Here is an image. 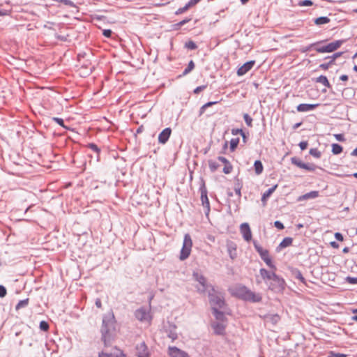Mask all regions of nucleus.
I'll use <instances>...</instances> for the list:
<instances>
[{
    "label": "nucleus",
    "instance_id": "obj_1",
    "mask_svg": "<svg viewBox=\"0 0 357 357\" xmlns=\"http://www.w3.org/2000/svg\"><path fill=\"white\" fill-rule=\"evenodd\" d=\"M209 303L216 319L222 320L226 312V304L220 291H213L209 294Z\"/></svg>",
    "mask_w": 357,
    "mask_h": 357
},
{
    "label": "nucleus",
    "instance_id": "obj_2",
    "mask_svg": "<svg viewBox=\"0 0 357 357\" xmlns=\"http://www.w3.org/2000/svg\"><path fill=\"white\" fill-rule=\"evenodd\" d=\"M114 317L112 314L105 316L102 320V326L101 328L102 339L105 346L107 347L113 340L114 337Z\"/></svg>",
    "mask_w": 357,
    "mask_h": 357
},
{
    "label": "nucleus",
    "instance_id": "obj_3",
    "mask_svg": "<svg viewBox=\"0 0 357 357\" xmlns=\"http://www.w3.org/2000/svg\"><path fill=\"white\" fill-rule=\"evenodd\" d=\"M232 295L245 301L259 302L261 299V296L259 293L255 291H233Z\"/></svg>",
    "mask_w": 357,
    "mask_h": 357
},
{
    "label": "nucleus",
    "instance_id": "obj_4",
    "mask_svg": "<svg viewBox=\"0 0 357 357\" xmlns=\"http://www.w3.org/2000/svg\"><path fill=\"white\" fill-rule=\"evenodd\" d=\"M192 246V241L190 234L184 236L183 246L181 250L179 259L182 261L186 259L190 255Z\"/></svg>",
    "mask_w": 357,
    "mask_h": 357
},
{
    "label": "nucleus",
    "instance_id": "obj_5",
    "mask_svg": "<svg viewBox=\"0 0 357 357\" xmlns=\"http://www.w3.org/2000/svg\"><path fill=\"white\" fill-rule=\"evenodd\" d=\"M200 192L202 206L205 208V213L208 215L210 211V203L207 196V190L204 182L200 187Z\"/></svg>",
    "mask_w": 357,
    "mask_h": 357
},
{
    "label": "nucleus",
    "instance_id": "obj_6",
    "mask_svg": "<svg viewBox=\"0 0 357 357\" xmlns=\"http://www.w3.org/2000/svg\"><path fill=\"white\" fill-rule=\"evenodd\" d=\"M135 317L139 321L146 322L147 324H150L152 319L149 310L143 307L136 310Z\"/></svg>",
    "mask_w": 357,
    "mask_h": 357
},
{
    "label": "nucleus",
    "instance_id": "obj_7",
    "mask_svg": "<svg viewBox=\"0 0 357 357\" xmlns=\"http://www.w3.org/2000/svg\"><path fill=\"white\" fill-rule=\"evenodd\" d=\"M240 231L245 241L249 242L252 239V232L248 223H242L240 226Z\"/></svg>",
    "mask_w": 357,
    "mask_h": 357
},
{
    "label": "nucleus",
    "instance_id": "obj_8",
    "mask_svg": "<svg viewBox=\"0 0 357 357\" xmlns=\"http://www.w3.org/2000/svg\"><path fill=\"white\" fill-rule=\"evenodd\" d=\"M98 357H125L123 352L116 347L112 348L110 352L107 350L99 354Z\"/></svg>",
    "mask_w": 357,
    "mask_h": 357
},
{
    "label": "nucleus",
    "instance_id": "obj_9",
    "mask_svg": "<svg viewBox=\"0 0 357 357\" xmlns=\"http://www.w3.org/2000/svg\"><path fill=\"white\" fill-rule=\"evenodd\" d=\"M255 63V61H250L248 62H246L243 66H241L238 70H237V75L238 76H243L245 74H246L249 70H250L252 67L254 66Z\"/></svg>",
    "mask_w": 357,
    "mask_h": 357
},
{
    "label": "nucleus",
    "instance_id": "obj_10",
    "mask_svg": "<svg viewBox=\"0 0 357 357\" xmlns=\"http://www.w3.org/2000/svg\"><path fill=\"white\" fill-rule=\"evenodd\" d=\"M169 355L170 357H189L186 352L175 347L169 348Z\"/></svg>",
    "mask_w": 357,
    "mask_h": 357
},
{
    "label": "nucleus",
    "instance_id": "obj_11",
    "mask_svg": "<svg viewBox=\"0 0 357 357\" xmlns=\"http://www.w3.org/2000/svg\"><path fill=\"white\" fill-rule=\"evenodd\" d=\"M171 133H172V130L169 128H167L165 129H164L160 134H159V136H158V142L160 144H165L170 135H171Z\"/></svg>",
    "mask_w": 357,
    "mask_h": 357
},
{
    "label": "nucleus",
    "instance_id": "obj_12",
    "mask_svg": "<svg viewBox=\"0 0 357 357\" xmlns=\"http://www.w3.org/2000/svg\"><path fill=\"white\" fill-rule=\"evenodd\" d=\"M319 105V104H300L296 109L299 112H306L314 109Z\"/></svg>",
    "mask_w": 357,
    "mask_h": 357
},
{
    "label": "nucleus",
    "instance_id": "obj_13",
    "mask_svg": "<svg viewBox=\"0 0 357 357\" xmlns=\"http://www.w3.org/2000/svg\"><path fill=\"white\" fill-rule=\"evenodd\" d=\"M219 321L218 323H213V328L214 329V331L217 334H222L223 333L225 328V325L224 324L225 317H223L222 320L217 319Z\"/></svg>",
    "mask_w": 357,
    "mask_h": 357
},
{
    "label": "nucleus",
    "instance_id": "obj_14",
    "mask_svg": "<svg viewBox=\"0 0 357 357\" xmlns=\"http://www.w3.org/2000/svg\"><path fill=\"white\" fill-rule=\"evenodd\" d=\"M137 351L138 357H149L147 347L144 342L137 346Z\"/></svg>",
    "mask_w": 357,
    "mask_h": 357
},
{
    "label": "nucleus",
    "instance_id": "obj_15",
    "mask_svg": "<svg viewBox=\"0 0 357 357\" xmlns=\"http://www.w3.org/2000/svg\"><path fill=\"white\" fill-rule=\"evenodd\" d=\"M193 278L197 281L203 288L208 289V286L207 285L206 279L199 273H193Z\"/></svg>",
    "mask_w": 357,
    "mask_h": 357
},
{
    "label": "nucleus",
    "instance_id": "obj_16",
    "mask_svg": "<svg viewBox=\"0 0 357 357\" xmlns=\"http://www.w3.org/2000/svg\"><path fill=\"white\" fill-rule=\"evenodd\" d=\"M227 251L231 259H234L236 257V245L233 242L227 244Z\"/></svg>",
    "mask_w": 357,
    "mask_h": 357
},
{
    "label": "nucleus",
    "instance_id": "obj_17",
    "mask_svg": "<svg viewBox=\"0 0 357 357\" xmlns=\"http://www.w3.org/2000/svg\"><path fill=\"white\" fill-rule=\"evenodd\" d=\"M277 188L278 185H275L263 194L261 197L263 206H266L268 198L273 193V192L276 190Z\"/></svg>",
    "mask_w": 357,
    "mask_h": 357
},
{
    "label": "nucleus",
    "instance_id": "obj_18",
    "mask_svg": "<svg viewBox=\"0 0 357 357\" xmlns=\"http://www.w3.org/2000/svg\"><path fill=\"white\" fill-rule=\"evenodd\" d=\"M260 273L264 278H267L273 280H279V278L273 272H270L265 269H261Z\"/></svg>",
    "mask_w": 357,
    "mask_h": 357
},
{
    "label": "nucleus",
    "instance_id": "obj_19",
    "mask_svg": "<svg viewBox=\"0 0 357 357\" xmlns=\"http://www.w3.org/2000/svg\"><path fill=\"white\" fill-rule=\"evenodd\" d=\"M319 195V193L318 191H315V190L311 191L310 192L305 193V195L299 197L298 200L302 201V200H306V199H314V198L318 197Z\"/></svg>",
    "mask_w": 357,
    "mask_h": 357
},
{
    "label": "nucleus",
    "instance_id": "obj_20",
    "mask_svg": "<svg viewBox=\"0 0 357 357\" xmlns=\"http://www.w3.org/2000/svg\"><path fill=\"white\" fill-rule=\"evenodd\" d=\"M343 43L342 40H336L326 45L328 52H332L338 49Z\"/></svg>",
    "mask_w": 357,
    "mask_h": 357
},
{
    "label": "nucleus",
    "instance_id": "obj_21",
    "mask_svg": "<svg viewBox=\"0 0 357 357\" xmlns=\"http://www.w3.org/2000/svg\"><path fill=\"white\" fill-rule=\"evenodd\" d=\"M254 246L257 252L259 254L261 258L263 259L266 257L269 254L267 250L263 249L256 241H254Z\"/></svg>",
    "mask_w": 357,
    "mask_h": 357
},
{
    "label": "nucleus",
    "instance_id": "obj_22",
    "mask_svg": "<svg viewBox=\"0 0 357 357\" xmlns=\"http://www.w3.org/2000/svg\"><path fill=\"white\" fill-rule=\"evenodd\" d=\"M293 241V239L290 237H286L284 238L282 241L279 244L278 247L277 248V250L280 251L281 249H283L284 248H287L291 245Z\"/></svg>",
    "mask_w": 357,
    "mask_h": 357
},
{
    "label": "nucleus",
    "instance_id": "obj_23",
    "mask_svg": "<svg viewBox=\"0 0 357 357\" xmlns=\"http://www.w3.org/2000/svg\"><path fill=\"white\" fill-rule=\"evenodd\" d=\"M280 317L278 314H266L264 316V319L267 322H271L272 324H277L279 321H280Z\"/></svg>",
    "mask_w": 357,
    "mask_h": 357
},
{
    "label": "nucleus",
    "instance_id": "obj_24",
    "mask_svg": "<svg viewBox=\"0 0 357 357\" xmlns=\"http://www.w3.org/2000/svg\"><path fill=\"white\" fill-rule=\"evenodd\" d=\"M168 337L172 340H174L177 339V333L176 332V326H170L169 331H167Z\"/></svg>",
    "mask_w": 357,
    "mask_h": 357
},
{
    "label": "nucleus",
    "instance_id": "obj_25",
    "mask_svg": "<svg viewBox=\"0 0 357 357\" xmlns=\"http://www.w3.org/2000/svg\"><path fill=\"white\" fill-rule=\"evenodd\" d=\"M255 171L257 175H259L263 172V165L260 160H256L254 164Z\"/></svg>",
    "mask_w": 357,
    "mask_h": 357
},
{
    "label": "nucleus",
    "instance_id": "obj_26",
    "mask_svg": "<svg viewBox=\"0 0 357 357\" xmlns=\"http://www.w3.org/2000/svg\"><path fill=\"white\" fill-rule=\"evenodd\" d=\"M317 82L322 84L323 85H324L325 86H326L328 88H331V84L326 76H324V75L319 76L317 78Z\"/></svg>",
    "mask_w": 357,
    "mask_h": 357
},
{
    "label": "nucleus",
    "instance_id": "obj_27",
    "mask_svg": "<svg viewBox=\"0 0 357 357\" xmlns=\"http://www.w3.org/2000/svg\"><path fill=\"white\" fill-rule=\"evenodd\" d=\"M330 22V19L327 17H320L314 20V23L317 25L327 24Z\"/></svg>",
    "mask_w": 357,
    "mask_h": 357
},
{
    "label": "nucleus",
    "instance_id": "obj_28",
    "mask_svg": "<svg viewBox=\"0 0 357 357\" xmlns=\"http://www.w3.org/2000/svg\"><path fill=\"white\" fill-rule=\"evenodd\" d=\"M332 152L335 155L340 154L342 152V147L337 144H332Z\"/></svg>",
    "mask_w": 357,
    "mask_h": 357
},
{
    "label": "nucleus",
    "instance_id": "obj_29",
    "mask_svg": "<svg viewBox=\"0 0 357 357\" xmlns=\"http://www.w3.org/2000/svg\"><path fill=\"white\" fill-rule=\"evenodd\" d=\"M29 304V298L20 301L15 307L16 310H19L21 308L26 307Z\"/></svg>",
    "mask_w": 357,
    "mask_h": 357
},
{
    "label": "nucleus",
    "instance_id": "obj_30",
    "mask_svg": "<svg viewBox=\"0 0 357 357\" xmlns=\"http://www.w3.org/2000/svg\"><path fill=\"white\" fill-rule=\"evenodd\" d=\"M239 143V138H233L230 141V149L234 151Z\"/></svg>",
    "mask_w": 357,
    "mask_h": 357
},
{
    "label": "nucleus",
    "instance_id": "obj_31",
    "mask_svg": "<svg viewBox=\"0 0 357 357\" xmlns=\"http://www.w3.org/2000/svg\"><path fill=\"white\" fill-rule=\"evenodd\" d=\"M194 68H195V63H194L193 61L191 60L188 63V67L183 71V75H185L188 74L190 71H192L194 69Z\"/></svg>",
    "mask_w": 357,
    "mask_h": 357
},
{
    "label": "nucleus",
    "instance_id": "obj_32",
    "mask_svg": "<svg viewBox=\"0 0 357 357\" xmlns=\"http://www.w3.org/2000/svg\"><path fill=\"white\" fill-rule=\"evenodd\" d=\"M191 6H192V4H190V1L183 7L182 8H178L176 11V15H179V14H181L184 12H185L186 10H188Z\"/></svg>",
    "mask_w": 357,
    "mask_h": 357
},
{
    "label": "nucleus",
    "instance_id": "obj_33",
    "mask_svg": "<svg viewBox=\"0 0 357 357\" xmlns=\"http://www.w3.org/2000/svg\"><path fill=\"white\" fill-rule=\"evenodd\" d=\"M291 161L292 164L296 165L300 168H303V167L304 166V162H303L301 160L295 157L291 158Z\"/></svg>",
    "mask_w": 357,
    "mask_h": 357
},
{
    "label": "nucleus",
    "instance_id": "obj_34",
    "mask_svg": "<svg viewBox=\"0 0 357 357\" xmlns=\"http://www.w3.org/2000/svg\"><path fill=\"white\" fill-rule=\"evenodd\" d=\"M310 154L317 158L321 157V152L317 149H311L310 150Z\"/></svg>",
    "mask_w": 357,
    "mask_h": 357
},
{
    "label": "nucleus",
    "instance_id": "obj_35",
    "mask_svg": "<svg viewBox=\"0 0 357 357\" xmlns=\"http://www.w3.org/2000/svg\"><path fill=\"white\" fill-rule=\"evenodd\" d=\"M185 47L189 50H195L197 49V45L195 44V43H194L193 41L192 40H189L185 44Z\"/></svg>",
    "mask_w": 357,
    "mask_h": 357
},
{
    "label": "nucleus",
    "instance_id": "obj_36",
    "mask_svg": "<svg viewBox=\"0 0 357 357\" xmlns=\"http://www.w3.org/2000/svg\"><path fill=\"white\" fill-rule=\"evenodd\" d=\"M218 102H208L204 104L200 109V114H202L204 112L206 108L212 106L213 105L216 104Z\"/></svg>",
    "mask_w": 357,
    "mask_h": 357
},
{
    "label": "nucleus",
    "instance_id": "obj_37",
    "mask_svg": "<svg viewBox=\"0 0 357 357\" xmlns=\"http://www.w3.org/2000/svg\"><path fill=\"white\" fill-rule=\"evenodd\" d=\"M243 119H244L247 126H249V127H251L252 126V119L248 114H245L243 115Z\"/></svg>",
    "mask_w": 357,
    "mask_h": 357
},
{
    "label": "nucleus",
    "instance_id": "obj_38",
    "mask_svg": "<svg viewBox=\"0 0 357 357\" xmlns=\"http://www.w3.org/2000/svg\"><path fill=\"white\" fill-rule=\"evenodd\" d=\"M231 133L234 135H241L243 139H245V135L243 131L241 129H232Z\"/></svg>",
    "mask_w": 357,
    "mask_h": 357
},
{
    "label": "nucleus",
    "instance_id": "obj_39",
    "mask_svg": "<svg viewBox=\"0 0 357 357\" xmlns=\"http://www.w3.org/2000/svg\"><path fill=\"white\" fill-rule=\"evenodd\" d=\"M208 165H209V168L211 169V170L212 172L215 171L219 167V165L217 162H215L214 161H211V160L208 162Z\"/></svg>",
    "mask_w": 357,
    "mask_h": 357
},
{
    "label": "nucleus",
    "instance_id": "obj_40",
    "mask_svg": "<svg viewBox=\"0 0 357 357\" xmlns=\"http://www.w3.org/2000/svg\"><path fill=\"white\" fill-rule=\"evenodd\" d=\"M263 260L266 264V265L268 266L270 268H274V265L272 262L271 257H269V255L266 257L264 258Z\"/></svg>",
    "mask_w": 357,
    "mask_h": 357
},
{
    "label": "nucleus",
    "instance_id": "obj_41",
    "mask_svg": "<svg viewBox=\"0 0 357 357\" xmlns=\"http://www.w3.org/2000/svg\"><path fill=\"white\" fill-rule=\"evenodd\" d=\"M302 169L308 170V171H314L315 169V165L313 164H306L304 163V166Z\"/></svg>",
    "mask_w": 357,
    "mask_h": 357
},
{
    "label": "nucleus",
    "instance_id": "obj_42",
    "mask_svg": "<svg viewBox=\"0 0 357 357\" xmlns=\"http://www.w3.org/2000/svg\"><path fill=\"white\" fill-rule=\"evenodd\" d=\"M313 4L312 1L310 0H304L302 1H300L298 5L300 6H310Z\"/></svg>",
    "mask_w": 357,
    "mask_h": 357
},
{
    "label": "nucleus",
    "instance_id": "obj_43",
    "mask_svg": "<svg viewBox=\"0 0 357 357\" xmlns=\"http://www.w3.org/2000/svg\"><path fill=\"white\" fill-rule=\"evenodd\" d=\"M231 170L232 166L229 164V162L228 164H226L225 167L223 168V172L227 174L231 173Z\"/></svg>",
    "mask_w": 357,
    "mask_h": 357
},
{
    "label": "nucleus",
    "instance_id": "obj_44",
    "mask_svg": "<svg viewBox=\"0 0 357 357\" xmlns=\"http://www.w3.org/2000/svg\"><path fill=\"white\" fill-rule=\"evenodd\" d=\"M40 328L42 330V331H46L48 330L49 328V325L45 321H42L40 323Z\"/></svg>",
    "mask_w": 357,
    "mask_h": 357
},
{
    "label": "nucleus",
    "instance_id": "obj_45",
    "mask_svg": "<svg viewBox=\"0 0 357 357\" xmlns=\"http://www.w3.org/2000/svg\"><path fill=\"white\" fill-rule=\"evenodd\" d=\"M58 1L59 2L63 3L65 5L69 6H72V7H75V6L74 3L72 1H70V0H58Z\"/></svg>",
    "mask_w": 357,
    "mask_h": 357
},
{
    "label": "nucleus",
    "instance_id": "obj_46",
    "mask_svg": "<svg viewBox=\"0 0 357 357\" xmlns=\"http://www.w3.org/2000/svg\"><path fill=\"white\" fill-rule=\"evenodd\" d=\"M342 52L335 53L332 56L328 57L331 59V63H334L335 60L342 55Z\"/></svg>",
    "mask_w": 357,
    "mask_h": 357
},
{
    "label": "nucleus",
    "instance_id": "obj_47",
    "mask_svg": "<svg viewBox=\"0 0 357 357\" xmlns=\"http://www.w3.org/2000/svg\"><path fill=\"white\" fill-rule=\"evenodd\" d=\"M334 137L339 142H344L345 140L342 134H335Z\"/></svg>",
    "mask_w": 357,
    "mask_h": 357
},
{
    "label": "nucleus",
    "instance_id": "obj_48",
    "mask_svg": "<svg viewBox=\"0 0 357 357\" xmlns=\"http://www.w3.org/2000/svg\"><path fill=\"white\" fill-rule=\"evenodd\" d=\"M316 50H317V52H320V53L328 52V49H327L326 45L320 47H317Z\"/></svg>",
    "mask_w": 357,
    "mask_h": 357
},
{
    "label": "nucleus",
    "instance_id": "obj_49",
    "mask_svg": "<svg viewBox=\"0 0 357 357\" xmlns=\"http://www.w3.org/2000/svg\"><path fill=\"white\" fill-rule=\"evenodd\" d=\"M102 34L106 38H109L112 35V31L110 29H105L102 31Z\"/></svg>",
    "mask_w": 357,
    "mask_h": 357
},
{
    "label": "nucleus",
    "instance_id": "obj_50",
    "mask_svg": "<svg viewBox=\"0 0 357 357\" xmlns=\"http://www.w3.org/2000/svg\"><path fill=\"white\" fill-rule=\"evenodd\" d=\"M347 281H348L350 284H357V278L347 277Z\"/></svg>",
    "mask_w": 357,
    "mask_h": 357
},
{
    "label": "nucleus",
    "instance_id": "obj_51",
    "mask_svg": "<svg viewBox=\"0 0 357 357\" xmlns=\"http://www.w3.org/2000/svg\"><path fill=\"white\" fill-rule=\"evenodd\" d=\"M274 225H275V227H277V228H278V229H284V225H283V224H282L281 222H280V221H275V222H274Z\"/></svg>",
    "mask_w": 357,
    "mask_h": 357
},
{
    "label": "nucleus",
    "instance_id": "obj_52",
    "mask_svg": "<svg viewBox=\"0 0 357 357\" xmlns=\"http://www.w3.org/2000/svg\"><path fill=\"white\" fill-rule=\"evenodd\" d=\"M299 146L301 150H305L307 147V142H301L299 143Z\"/></svg>",
    "mask_w": 357,
    "mask_h": 357
},
{
    "label": "nucleus",
    "instance_id": "obj_53",
    "mask_svg": "<svg viewBox=\"0 0 357 357\" xmlns=\"http://www.w3.org/2000/svg\"><path fill=\"white\" fill-rule=\"evenodd\" d=\"M335 237L337 241H342L344 240L343 236L339 232H336L335 234Z\"/></svg>",
    "mask_w": 357,
    "mask_h": 357
},
{
    "label": "nucleus",
    "instance_id": "obj_54",
    "mask_svg": "<svg viewBox=\"0 0 357 357\" xmlns=\"http://www.w3.org/2000/svg\"><path fill=\"white\" fill-rule=\"evenodd\" d=\"M331 357H346V355L343 354H340V353L331 352Z\"/></svg>",
    "mask_w": 357,
    "mask_h": 357
},
{
    "label": "nucleus",
    "instance_id": "obj_55",
    "mask_svg": "<svg viewBox=\"0 0 357 357\" xmlns=\"http://www.w3.org/2000/svg\"><path fill=\"white\" fill-rule=\"evenodd\" d=\"M333 63H331V61L327 63H322L320 65V67L322 68V69H324V70H326L328 69V68L332 65Z\"/></svg>",
    "mask_w": 357,
    "mask_h": 357
},
{
    "label": "nucleus",
    "instance_id": "obj_56",
    "mask_svg": "<svg viewBox=\"0 0 357 357\" xmlns=\"http://www.w3.org/2000/svg\"><path fill=\"white\" fill-rule=\"evenodd\" d=\"M205 88H206V86H198V87H197V88L195 89L194 93H199L200 91H202V90H204Z\"/></svg>",
    "mask_w": 357,
    "mask_h": 357
},
{
    "label": "nucleus",
    "instance_id": "obj_57",
    "mask_svg": "<svg viewBox=\"0 0 357 357\" xmlns=\"http://www.w3.org/2000/svg\"><path fill=\"white\" fill-rule=\"evenodd\" d=\"M220 161H221L222 163H224L225 165L226 164H228L229 163V161L227 160V158H225V157H222V156H219L218 158Z\"/></svg>",
    "mask_w": 357,
    "mask_h": 357
},
{
    "label": "nucleus",
    "instance_id": "obj_58",
    "mask_svg": "<svg viewBox=\"0 0 357 357\" xmlns=\"http://www.w3.org/2000/svg\"><path fill=\"white\" fill-rule=\"evenodd\" d=\"M53 120L56 121L60 126H63V120L59 118H54Z\"/></svg>",
    "mask_w": 357,
    "mask_h": 357
},
{
    "label": "nucleus",
    "instance_id": "obj_59",
    "mask_svg": "<svg viewBox=\"0 0 357 357\" xmlns=\"http://www.w3.org/2000/svg\"><path fill=\"white\" fill-rule=\"evenodd\" d=\"M234 191L236 192V194L238 196V197H241V188L240 187H235L234 188Z\"/></svg>",
    "mask_w": 357,
    "mask_h": 357
},
{
    "label": "nucleus",
    "instance_id": "obj_60",
    "mask_svg": "<svg viewBox=\"0 0 357 357\" xmlns=\"http://www.w3.org/2000/svg\"><path fill=\"white\" fill-rule=\"evenodd\" d=\"M190 20H191L190 18L185 19V20H183L181 21V22H179V24H179L180 26H183V25H184L185 24H186L187 22H190Z\"/></svg>",
    "mask_w": 357,
    "mask_h": 357
},
{
    "label": "nucleus",
    "instance_id": "obj_61",
    "mask_svg": "<svg viewBox=\"0 0 357 357\" xmlns=\"http://www.w3.org/2000/svg\"><path fill=\"white\" fill-rule=\"evenodd\" d=\"M340 79L342 81H347L348 80V76L347 75H342L340 77Z\"/></svg>",
    "mask_w": 357,
    "mask_h": 357
},
{
    "label": "nucleus",
    "instance_id": "obj_62",
    "mask_svg": "<svg viewBox=\"0 0 357 357\" xmlns=\"http://www.w3.org/2000/svg\"><path fill=\"white\" fill-rule=\"evenodd\" d=\"M331 245L334 248H337L339 247V245L335 241L331 242Z\"/></svg>",
    "mask_w": 357,
    "mask_h": 357
},
{
    "label": "nucleus",
    "instance_id": "obj_63",
    "mask_svg": "<svg viewBox=\"0 0 357 357\" xmlns=\"http://www.w3.org/2000/svg\"><path fill=\"white\" fill-rule=\"evenodd\" d=\"M96 305L98 307H101V301L99 298L96 299Z\"/></svg>",
    "mask_w": 357,
    "mask_h": 357
},
{
    "label": "nucleus",
    "instance_id": "obj_64",
    "mask_svg": "<svg viewBox=\"0 0 357 357\" xmlns=\"http://www.w3.org/2000/svg\"><path fill=\"white\" fill-rule=\"evenodd\" d=\"M90 147H91L93 150H94V151H98V149L97 146H96V145H95V144H90Z\"/></svg>",
    "mask_w": 357,
    "mask_h": 357
}]
</instances>
